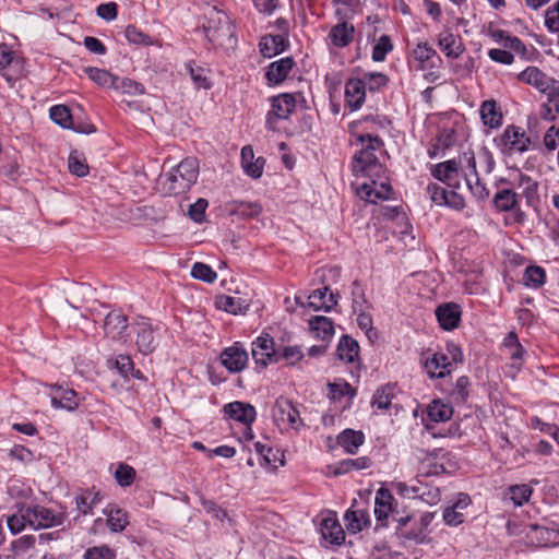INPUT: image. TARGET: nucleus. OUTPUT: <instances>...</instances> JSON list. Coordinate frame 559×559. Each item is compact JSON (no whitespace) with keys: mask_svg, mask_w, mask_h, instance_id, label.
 I'll return each instance as SVG.
<instances>
[{"mask_svg":"<svg viewBox=\"0 0 559 559\" xmlns=\"http://www.w3.org/2000/svg\"><path fill=\"white\" fill-rule=\"evenodd\" d=\"M204 20L203 32L214 48L225 51L236 48L235 27L226 12L217 9V7H207L204 11Z\"/></svg>","mask_w":559,"mask_h":559,"instance_id":"nucleus-1","label":"nucleus"},{"mask_svg":"<svg viewBox=\"0 0 559 559\" xmlns=\"http://www.w3.org/2000/svg\"><path fill=\"white\" fill-rule=\"evenodd\" d=\"M356 140L361 148L354 155L352 169L356 177H380L384 175L385 168L379 162L376 152L383 146V141L379 135L370 133H358Z\"/></svg>","mask_w":559,"mask_h":559,"instance_id":"nucleus-2","label":"nucleus"},{"mask_svg":"<svg viewBox=\"0 0 559 559\" xmlns=\"http://www.w3.org/2000/svg\"><path fill=\"white\" fill-rule=\"evenodd\" d=\"M198 176V159L187 157L165 175L162 186L168 194L178 195L188 191L197 182Z\"/></svg>","mask_w":559,"mask_h":559,"instance_id":"nucleus-3","label":"nucleus"},{"mask_svg":"<svg viewBox=\"0 0 559 559\" xmlns=\"http://www.w3.org/2000/svg\"><path fill=\"white\" fill-rule=\"evenodd\" d=\"M496 143L504 155L523 154L533 144L532 138L514 124L508 126L501 135L496 139Z\"/></svg>","mask_w":559,"mask_h":559,"instance_id":"nucleus-4","label":"nucleus"},{"mask_svg":"<svg viewBox=\"0 0 559 559\" xmlns=\"http://www.w3.org/2000/svg\"><path fill=\"white\" fill-rule=\"evenodd\" d=\"M271 109L266 114V128L277 130V120H287L296 108V98L293 94L283 93L271 97Z\"/></svg>","mask_w":559,"mask_h":559,"instance_id":"nucleus-5","label":"nucleus"},{"mask_svg":"<svg viewBox=\"0 0 559 559\" xmlns=\"http://www.w3.org/2000/svg\"><path fill=\"white\" fill-rule=\"evenodd\" d=\"M132 330L136 335L135 344L141 354L150 355L157 348L159 335L148 319L140 318L132 324Z\"/></svg>","mask_w":559,"mask_h":559,"instance_id":"nucleus-6","label":"nucleus"},{"mask_svg":"<svg viewBox=\"0 0 559 559\" xmlns=\"http://www.w3.org/2000/svg\"><path fill=\"white\" fill-rule=\"evenodd\" d=\"M25 516L28 521V524L34 528L58 526L61 525L66 520L64 512H55L53 510L43 506L26 508Z\"/></svg>","mask_w":559,"mask_h":559,"instance_id":"nucleus-7","label":"nucleus"},{"mask_svg":"<svg viewBox=\"0 0 559 559\" xmlns=\"http://www.w3.org/2000/svg\"><path fill=\"white\" fill-rule=\"evenodd\" d=\"M391 193L392 187L384 175L369 178V181L364 182L358 189L360 198L370 203H377L379 200H388Z\"/></svg>","mask_w":559,"mask_h":559,"instance_id":"nucleus-8","label":"nucleus"},{"mask_svg":"<svg viewBox=\"0 0 559 559\" xmlns=\"http://www.w3.org/2000/svg\"><path fill=\"white\" fill-rule=\"evenodd\" d=\"M272 415L278 427L289 426L294 429H298L302 425L298 409L285 397H278L276 400Z\"/></svg>","mask_w":559,"mask_h":559,"instance_id":"nucleus-9","label":"nucleus"},{"mask_svg":"<svg viewBox=\"0 0 559 559\" xmlns=\"http://www.w3.org/2000/svg\"><path fill=\"white\" fill-rule=\"evenodd\" d=\"M397 523L396 534L404 540L423 544L426 539L425 528L428 525L426 518H421L420 522L415 521L411 516H401L394 519Z\"/></svg>","mask_w":559,"mask_h":559,"instance_id":"nucleus-10","label":"nucleus"},{"mask_svg":"<svg viewBox=\"0 0 559 559\" xmlns=\"http://www.w3.org/2000/svg\"><path fill=\"white\" fill-rule=\"evenodd\" d=\"M252 358L261 368L278 361V350L274 348V340L269 334L259 336L251 348Z\"/></svg>","mask_w":559,"mask_h":559,"instance_id":"nucleus-11","label":"nucleus"},{"mask_svg":"<svg viewBox=\"0 0 559 559\" xmlns=\"http://www.w3.org/2000/svg\"><path fill=\"white\" fill-rule=\"evenodd\" d=\"M519 80L532 85L540 93H550L555 88H559V81L550 78L537 67H527L519 74Z\"/></svg>","mask_w":559,"mask_h":559,"instance_id":"nucleus-12","label":"nucleus"},{"mask_svg":"<svg viewBox=\"0 0 559 559\" xmlns=\"http://www.w3.org/2000/svg\"><path fill=\"white\" fill-rule=\"evenodd\" d=\"M219 359L229 372L237 373L247 367L249 356L246 348L239 342H236L221 353Z\"/></svg>","mask_w":559,"mask_h":559,"instance_id":"nucleus-13","label":"nucleus"},{"mask_svg":"<svg viewBox=\"0 0 559 559\" xmlns=\"http://www.w3.org/2000/svg\"><path fill=\"white\" fill-rule=\"evenodd\" d=\"M48 395L51 406L56 409H66L73 412L79 407L78 394L70 388H63L57 384L49 385Z\"/></svg>","mask_w":559,"mask_h":559,"instance_id":"nucleus-14","label":"nucleus"},{"mask_svg":"<svg viewBox=\"0 0 559 559\" xmlns=\"http://www.w3.org/2000/svg\"><path fill=\"white\" fill-rule=\"evenodd\" d=\"M526 538L536 547H550L559 545V530L532 524L526 532Z\"/></svg>","mask_w":559,"mask_h":559,"instance_id":"nucleus-15","label":"nucleus"},{"mask_svg":"<svg viewBox=\"0 0 559 559\" xmlns=\"http://www.w3.org/2000/svg\"><path fill=\"white\" fill-rule=\"evenodd\" d=\"M423 364L430 378H444L451 373V360L442 350L428 354Z\"/></svg>","mask_w":559,"mask_h":559,"instance_id":"nucleus-16","label":"nucleus"},{"mask_svg":"<svg viewBox=\"0 0 559 559\" xmlns=\"http://www.w3.org/2000/svg\"><path fill=\"white\" fill-rule=\"evenodd\" d=\"M430 173L433 178L451 188H456L459 186L461 175L459 163L455 159H449L431 165Z\"/></svg>","mask_w":559,"mask_h":559,"instance_id":"nucleus-17","label":"nucleus"},{"mask_svg":"<svg viewBox=\"0 0 559 559\" xmlns=\"http://www.w3.org/2000/svg\"><path fill=\"white\" fill-rule=\"evenodd\" d=\"M224 413L228 418L239 421L245 426H251L257 417L255 408L251 404L238 401L226 404Z\"/></svg>","mask_w":559,"mask_h":559,"instance_id":"nucleus-18","label":"nucleus"},{"mask_svg":"<svg viewBox=\"0 0 559 559\" xmlns=\"http://www.w3.org/2000/svg\"><path fill=\"white\" fill-rule=\"evenodd\" d=\"M411 57L418 62L421 70L436 68L441 62L437 51L427 41L418 43L413 48Z\"/></svg>","mask_w":559,"mask_h":559,"instance_id":"nucleus-19","label":"nucleus"},{"mask_svg":"<svg viewBox=\"0 0 559 559\" xmlns=\"http://www.w3.org/2000/svg\"><path fill=\"white\" fill-rule=\"evenodd\" d=\"M436 317L443 330H454L461 321V307L454 302L442 304L437 307Z\"/></svg>","mask_w":559,"mask_h":559,"instance_id":"nucleus-20","label":"nucleus"},{"mask_svg":"<svg viewBox=\"0 0 559 559\" xmlns=\"http://www.w3.org/2000/svg\"><path fill=\"white\" fill-rule=\"evenodd\" d=\"M366 98V82L362 79H350L345 84V102L352 110L359 109Z\"/></svg>","mask_w":559,"mask_h":559,"instance_id":"nucleus-21","label":"nucleus"},{"mask_svg":"<svg viewBox=\"0 0 559 559\" xmlns=\"http://www.w3.org/2000/svg\"><path fill=\"white\" fill-rule=\"evenodd\" d=\"M469 503L471 498L468 495L460 493L456 501L443 510L442 518L445 524L449 526H457L462 524L465 519L463 510H465Z\"/></svg>","mask_w":559,"mask_h":559,"instance_id":"nucleus-22","label":"nucleus"},{"mask_svg":"<svg viewBox=\"0 0 559 559\" xmlns=\"http://www.w3.org/2000/svg\"><path fill=\"white\" fill-rule=\"evenodd\" d=\"M128 326V319L120 311L109 312L104 321L105 333L112 340H121Z\"/></svg>","mask_w":559,"mask_h":559,"instance_id":"nucleus-23","label":"nucleus"},{"mask_svg":"<svg viewBox=\"0 0 559 559\" xmlns=\"http://www.w3.org/2000/svg\"><path fill=\"white\" fill-rule=\"evenodd\" d=\"M102 500V493L94 488L81 489L74 498L76 510L80 515L92 514L94 507L99 504Z\"/></svg>","mask_w":559,"mask_h":559,"instance_id":"nucleus-24","label":"nucleus"},{"mask_svg":"<svg viewBox=\"0 0 559 559\" xmlns=\"http://www.w3.org/2000/svg\"><path fill=\"white\" fill-rule=\"evenodd\" d=\"M438 45L448 58L456 59L465 50L462 38L449 31L439 34Z\"/></svg>","mask_w":559,"mask_h":559,"instance_id":"nucleus-25","label":"nucleus"},{"mask_svg":"<svg viewBox=\"0 0 559 559\" xmlns=\"http://www.w3.org/2000/svg\"><path fill=\"white\" fill-rule=\"evenodd\" d=\"M320 532L322 537L332 544L341 545L345 540V533L337 519L332 514L322 519Z\"/></svg>","mask_w":559,"mask_h":559,"instance_id":"nucleus-26","label":"nucleus"},{"mask_svg":"<svg viewBox=\"0 0 559 559\" xmlns=\"http://www.w3.org/2000/svg\"><path fill=\"white\" fill-rule=\"evenodd\" d=\"M392 500L393 497L388 489L380 488L376 492L374 515L380 525H386V521L392 512Z\"/></svg>","mask_w":559,"mask_h":559,"instance_id":"nucleus-27","label":"nucleus"},{"mask_svg":"<svg viewBox=\"0 0 559 559\" xmlns=\"http://www.w3.org/2000/svg\"><path fill=\"white\" fill-rule=\"evenodd\" d=\"M354 33V26L346 21H342L331 28L329 38L333 46L343 48L353 41Z\"/></svg>","mask_w":559,"mask_h":559,"instance_id":"nucleus-28","label":"nucleus"},{"mask_svg":"<svg viewBox=\"0 0 559 559\" xmlns=\"http://www.w3.org/2000/svg\"><path fill=\"white\" fill-rule=\"evenodd\" d=\"M479 112L485 126L497 129L502 124V114L496 100L488 99L483 102Z\"/></svg>","mask_w":559,"mask_h":559,"instance_id":"nucleus-29","label":"nucleus"},{"mask_svg":"<svg viewBox=\"0 0 559 559\" xmlns=\"http://www.w3.org/2000/svg\"><path fill=\"white\" fill-rule=\"evenodd\" d=\"M107 518V525L111 532L120 533L129 524L128 514L116 504H109L103 510Z\"/></svg>","mask_w":559,"mask_h":559,"instance_id":"nucleus-30","label":"nucleus"},{"mask_svg":"<svg viewBox=\"0 0 559 559\" xmlns=\"http://www.w3.org/2000/svg\"><path fill=\"white\" fill-rule=\"evenodd\" d=\"M254 449L257 453L261 456L260 464L262 466H265L272 471L277 468V465L275 464L277 461L281 466L285 464L284 455L280 452V450H274L273 448L262 443V442H255Z\"/></svg>","mask_w":559,"mask_h":559,"instance_id":"nucleus-31","label":"nucleus"},{"mask_svg":"<svg viewBox=\"0 0 559 559\" xmlns=\"http://www.w3.org/2000/svg\"><path fill=\"white\" fill-rule=\"evenodd\" d=\"M294 60L289 57L282 58L272 62L266 71V79L271 83L278 84L283 82L293 69Z\"/></svg>","mask_w":559,"mask_h":559,"instance_id":"nucleus-32","label":"nucleus"},{"mask_svg":"<svg viewBox=\"0 0 559 559\" xmlns=\"http://www.w3.org/2000/svg\"><path fill=\"white\" fill-rule=\"evenodd\" d=\"M393 486L400 495L407 498H420L427 502L435 501L438 498V492L433 495L430 491L426 492V487H423L421 485H408L406 483L399 481Z\"/></svg>","mask_w":559,"mask_h":559,"instance_id":"nucleus-33","label":"nucleus"},{"mask_svg":"<svg viewBox=\"0 0 559 559\" xmlns=\"http://www.w3.org/2000/svg\"><path fill=\"white\" fill-rule=\"evenodd\" d=\"M286 38L283 35H265L259 44L260 52L265 58H272L285 50Z\"/></svg>","mask_w":559,"mask_h":559,"instance_id":"nucleus-34","label":"nucleus"},{"mask_svg":"<svg viewBox=\"0 0 559 559\" xmlns=\"http://www.w3.org/2000/svg\"><path fill=\"white\" fill-rule=\"evenodd\" d=\"M364 441V433L353 429H346L337 436V443L349 454H355Z\"/></svg>","mask_w":559,"mask_h":559,"instance_id":"nucleus-35","label":"nucleus"},{"mask_svg":"<svg viewBox=\"0 0 559 559\" xmlns=\"http://www.w3.org/2000/svg\"><path fill=\"white\" fill-rule=\"evenodd\" d=\"M453 415V407L450 403L441 400H433L427 406V417L433 423H443L449 420Z\"/></svg>","mask_w":559,"mask_h":559,"instance_id":"nucleus-36","label":"nucleus"},{"mask_svg":"<svg viewBox=\"0 0 559 559\" xmlns=\"http://www.w3.org/2000/svg\"><path fill=\"white\" fill-rule=\"evenodd\" d=\"M359 354V345L349 335H343L336 348L337 357L346 362H354Z\"/></svg>","mask_w":559,"mask_h":559,"instance_id":"nucleus-37","label":"nucleus"},{"mask_svg":"<svg viewBox=\"0 0 559 559\" xmlns=\"http://www.w3.org/2000/svg\"><path fill=\"white\" fill-rule=\"evenodd\" d=\"M309 329L313 335L322 341L329 340L334 333L333 322L323 316H316L309 320Z\"/></svg>","mask_w":559,"mask_h":559,"instance_id":"nucleus-38","label":"nucleus"},{"mask_svg":"<svg viewBox=\"0 0 559 559\" xmlns=\"http://www.w3.org/2000/svg\"><path fill=\"white\" fill-rule=\"evenodd\" d=\"M262 211V207L257 202L234 201L229 204L228 212L230 215H237L242 218L257 217Z\"/></svg>","mask_w":559,"mask_h":559,"instance_id":"nucleus-39","label":"nucleus"},{"mask_svg":"<svg viewBox=\"0 0 559 559\" xmlns=\"http://www.w3.org/2000/svg\"><path fill=\"white\" fill-rule=\"evenodd\" d=\"M347 530L352 533L360 532L369 523V514L365 510H348L344 515Z\"/></svg>","mask_w":559,"mask_h":559,"instance_id":"nucleus-40","label":"nucleus"},{"mask_svg":"<svg viewBox=\"0 0 559 559\" xmlns=\"http://www.w3.org/2000/svg\"><path fill=\"white\" fill-rule=\"evenodd\" d=\"M189 71L190 78L197 88L209 90L211 87V81L209 78L210 70L201 66H198L194 61H190L186 64Z\"/></svg>","mask_w":559,"mask_h":559,"instance_id":"nucleus-41","label":"nucleus"},{"mask_svg":"<svg viewBox=\"0 0 559 559\" xmlns=\"http://www.w3.org/2000/svg\"><path fill=\"white\" fill-rule=\"evenodd\" d=\"M395 386L391 384H384L377 389L372 397V406L378 409H388L394 397Z\"/></svg>","mask_w":559,"mask_h":559,"instance_id":"nucleus-42","label":"nucleus"},{"mask_svg":"<svg viewBox=\"0 0 559 559\" xmlns=\"http://www.w3.org/2000/svg\"><path fill=\"white\" fill-rule=\"evenodd\" d=\"M516 195L511 189H502L495 194L493 204L498 211H510L516 205Z\"/></svg>","mask_w":559,"mask_h":559,"instance_id":"nucleus-43","label":"nucleus"},{"mask_svg":"<svg viewBox=\"0 0 559 559\" xmlns=\"http://www.w3.org/2000/svg\"><path fill=\"white\" fill-rule=\"evenodd\" d=\"M111 88L129 95H141L144 93V86L129 78H119L115 75Z\"/></svg>","mask_w":559,"mask_h":559,"instance_id":"nucleus-44","label":"nucleus"},{"mask_svg":"<svg viewBox=\"0 0 559 559\" xmlns=\"http://www.w3.org/2000/svg\"><path fill=\"white\" fill-rule=\"evenodd\" d=\"M84 72L93 82L103 87H111L115 82V75L104 69L86 67Z\"/></svg>","mask_w":559,"mask_h":559,"instance_id":"nucleus-45","label":"nucleus"},{"mask_svg":"<svg viewBox=\"0 0 559 559\" xmlns=\"http://www.w3.org/2000/svg\"><path fill=\"white\" fill-rule=\"evenodd\" d=\"M51 120L64 129L72 128V116L70 109L64 105L52 106L49 110Z\"/></svg>","mask_w":559,"mask_h":559,"instance_id":"nucleus-46","label":"nucleus"},{"mask_svg":"<svg viewBox=\"0 0 559 559\" xmlns=\"http://www.w3.org/2000/svg\"><path fill=\"white\" fill-rule=\"evenodd\" d=\"M116 367H117L118 371L120 372V374L126 378L131 376L132 378H135V379H140V380L144 379L142 372L139 369L134 368V364H133L131 357L128 355H119L116 358Z\"/></svg>","mask_w":559,"mask_h":559,"instance_id":"nucleus-47","label":"nucleus"},{"mask_svg":"<svg viewBox=\"0 0 559 559\" xmlns=\"http://www.w3.org/2000/svg\"><path fill=\"white\" fill-rule=\"evenodd\" d=\"M465 180L471 193L477 200H485L489 195V191L485 183L481 182L478 174H466Z\"/></svg>","mask_w":559,"mask_h":559,"instance_id":"nucleus-48","label":"nucleus"},{"mask_svg":"<svg viewBox=\"0 0 559 559\" xmlns=\"http://www.w3.org/2000/svg\"><path fill=\"white\" fill-rule=\"evenodd\" d=\"M546 273L540 266H528L524 272V283L528 287L537 288L545 283Z\"/></svg>","mask_w":559,"mask_h":559,"instance_id":"nucleus-49","label":"nucleus"},{"mask_svg":"<svg viewBox=\"0 0 559 559\" xmlns=\"http://www.w3.org/2000/svg\"><path fill=\"white\" fill-rule=\"evenodd\" d=\"M371 466L370 459L366 456L357 459H348L340 462L337 469L334 472L336 475L345 474L352 469L360 471Z\"/></svg>","mask_w":559,"mask_h":559,"instance_id":"nucleus-50","label":"nucleus"},{"mask_svg":"<svg viewBox=\"0 0 559 559\" xmlns=\"http://www.w3.org/2000/svg\"><path fill=\"white\" fill-rule=\"evenodd\" d=\"M68 167L71 174L78 177H84L88 174V166L85 158L76 151L70 153L68 158Z\"/></svg>","mask_w":559,"mask_h":559,"instance_id":"nucleus-51","label":"nucleus"},{"mask_svg":"<svg viewBox=\"0 0 559 559\" xmlns=\"http://www.w3.org/2000/svg\"><path fill=\"white\" fill-rule=\"evenodd\" d=\"M191 276L193 278L203 281L205 283H214L217 278L216 272L207 264L195 262L191 269Z\"/></svg>","mask_w":559,"mask_h":559,"instance_id":"nucleus-52","label":"nucleus"},{"mask_svg":"<svg viewBox=\"0 0 559 559\" xmlns=\"http://www.w3.org/2000/svg\"><path fill=\"white\" fill-rule=\"evenodd\" d=\"M509 492L510 499L513 501V503L518 507H521L530 500L533 490L528 485L523 484L511 486L509 488Z\"/></svg>","mask_w":559,"mask_h":559,"instance_id":"nucleus-53","label":"nucleus"},{"mask_svg":"<svg viewBox=\"0 0 559 559\" xmlns=\"http://www.w3.org/2000/svg\"><path fill=\"white\" fill-rule=\"evenodd\" d=\"M393 49V44L388 35H382L372 49V60L381 62L385 60L386 55Z\"/></svg>","mask_w":559,"mask_h":559,"instance_id":"nucleus-54","label":"nucleus"},{"mask_svg":"<svg viewBox=\"0 0 559 559\" xmlns=\"http://www.w3.org/2000/svg\"><path fill=\"white\" fill-rule=\"evenodd\" d=\"M115 478L121 487L130 486L135 478V469L124 463H120L115 472Z\"/></svg>","mask_w":559,"mask_h":559,"instance_id":"nucleus-55","label":"nucleus"},{"mask_svg":"<svg viewBox=\"0 0 559 559\" xmlns=\"http://www.w3.org/2000/svg\"><path fill=\"white\" fill-rule=\"evenodd\" d=\"M357 324L361 331L365 332L366 336L372 341L377 337V332L373 329V320L371 314L366 312V309L358 310L357 312Z\"/></svg>","mask_w":559,"mask_h":559,"instance_id":"nucleus-56","label":"nucleus"},{"mask_svg":"<svg viewBox=\"0 0 559 559\" xmlns=\"http://www.w3.org/2000/svg\"><path fill=\"white\" fill-rule=\"evenodd\" d=\"M14 60V53L5 45L0 46V72L8 82H12L14 78L8 73Z\"/></svg>","mask_w":559,"mask_h":559,"instance_id":"nucleus-57","label":"nucleus"},{"mask_svg":"<svg viewBox=\"0 0 559 559\" xmlns=\"http://www.w3.org/2000/svg\"><path fill=\"white\" fill-rule=\"evenodd\" d=\"M504 347L508 349L509 355L512 359H522L525 350L519 342V337L515 333L510 332L503 341Z\"/></svg>","mask_w":559,"mask_h":559,"instance_id":"nucleus-58","label":"nucleus"},{"mask_svg":"<svg viewBox=\"0 0 559 559\" xmlns=\"http://www.w3.org/2000/svg\"><path fill=\"white\" fill-rule=\"evenodd\" d=\"M353 310L357 312L361 309H368L369 305L365 296V289L358 281L352 285Z\"/></svg>","mask_w":559,"mask_h":559,"instance_id":"nucleus-59","label":"nucleus"},{"mask_svg":"<svg viewBox=\"0 0 559 559\" xmlns=\"http://www.w3.org/2000/svg\"><path fill=\"white\" fill-rule=\"evenodd\" d=\"M329 292V287L318 288L314 289L309 296H308V302L307 306L314 311L324 310L325 311V305H326V293Z\"/></svg>","mask_w":559,"mask_h":559,"instance_id":"nucleus-60","label":"nucleus"},{"mask_svg":"<svg viewBox=\"0 0 559 559\" xmlns=\"http://www.w3.org/2000/svg\"><path fill=\"white\" fill-rule=\"evenodd\" d=\"M124 36H126L127 40L131 44L146 45V46L153 44V39L148 35L144 34L142 31H140L139 28H136L133 25H128L126 27Z\"/></svg>","mask_w":559,"mask_h":559,"instance_id":"nucleus-61","label":"nucleus"},{"mask_svg":"<svg viewBox=\"0 0 559 559\" xmlns=\"http://www.w3.org/2000/svg\"><path fill=\"white\" fill-rule=\"evenodd\" d=\"M215 305L218 309L237 314L241 311L240 299L231 296L222 295L216 298Z\"/></svg>","mask_w":559,"mask_h":559,"instance_id":"nucleus-62","label":"nucleus"},{"mask_svg":"<svg viewBox=\"0 0 559 559\" xmlns=\"http://www.w3.org/2000/svg\"><path fill=\"white\" fill-rule=\"evenodd\" d=\"M304 358V353L299 346H284L278 350V360L284 359L288 365L294 366Z\"/></svg>","mask_w":559,"mask_h":559,"instance_id":"nucleus-63","label":"nucleus"},{"mask_svg":"<svg viewBox=\"0 0 559 559\" xmlns=\"http://www.w3.org/2000/svg\"><path fill=\"white\" fill-rule=\"evenodd\" d=\"M543 143L547 152L556 151L559 146V127H548L544 133Z\"/></svg>","mask_w":559,"mask_h":559,"instance_id":"nucleus-64","label":"nucleus"}]
</instances>
